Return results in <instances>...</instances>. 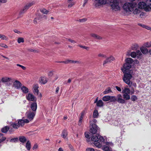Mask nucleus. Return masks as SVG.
Instances as JSON below:
<instances>
[{"instance_id": "nucleus-45", "label": "nucleus", "mask_w": 151, "mask_h": 151, "mask_svg": "<svg viewBox=\"0 0 151 151\" xmlns=\"http://www.w3.org/2000/svg\"><path fill=\"white\" fill-rule=\"evenodd\" d=\"M137 53H136V52H132L131 53V56L133 58H135L137 56Z\"/></svg>"}, {"instance_id": "nucleus-3", "label": "nucleus", "mask_w": 151, "mask_h": 151, "mask_svg": "<svg viewBox=\"0 0 151 151\" xmlns=\"http://www.w3.org/2000/svg\"><path fill=\"white\" fill-rule=\"evenodd\" d=\"M125 77H123V80L124 82L127 84L129 87H131L132 86H133L135 87L137 86L136 84L135 83H133L130 80L132 78V75H125Z\"/></svg>"}, {"instance_id": "nucleus-26", "label": "nucleus", "mask_w": 151, "mask_h": 151, "mask_svg": "<svg viewBox=\"0 0 151 151\" xmlns=\"http://www.w3.org/2000/svg\"><path fill=\"white\" fill-rule=\"evenodd\" d=\"M11 126H12L15 129H17L20 127L18 123L17 122L12 123L11 124Z\"/></svg>"}, {"instance_id": "nucleus-37", "label": "nucleus", "mask_w": 151, "mask_h": 151, "mask_svg": "<svg viewBox=\"0 0 151 151\" xmlns=\"http://www.w3.org/2000/svg\"><path fill=\"white\" fill-rule=\"evenodd\" d=\"M110 96H104L102 98V100L104 101H107L110 99Z\"/></svg>"}, {"instance_id": "nucleus-64", "label": "nucleus", "mask_w": 151, "mask_h": 151, "mask_svg": "<svg viewBox=\"0 0 151 151\" xmlns=\"http://www.w3.org/2000/svg\"><path fill=\"white\" fill-rule=\"evenodd\" d=\"M87 151H95L94 149L91 148H88L87 149Z\"/></svg>"}, {"instance_id": "nucleus-61", "label": "nucleus", "mask_w": 151, "mask_h": 151, "mask_svg": "<svg viewBox=\"0 0 151 151\" xmlns=\"http://www.w3.org/2000/svg\"><path fill=\"white\" fill-rule=\"evenodd\" d=\"M74 4V3L73 2L69 4L68 5V7L70 8Z\"/></svg>"}, {"instance_id": "nucleus-34", "label": "nucleus", "mask_w": 151, "mask_h": 151, "mask_svg": "<svg viewBox=\"0 0 151 151\" xmlns=\"http://www.w3.org/2000/svg\"><path fill=\"white\" fill-rule=\"evenodd\" d=\"M110 99L109 100L110 101V102H115L117 101V99L115 97V96H110Z\"/></svg>"}, {"instance_id": "nucleus-31", "label": "nucleus", "mask_w": 151, "mask_h": 151, "mask_svg": "<svg viewBox=\"0 0 151 151\" xmlns=\"http://www.w3.org/2000/svg\"><path fill=\"white\" fill-rule=\"evenodd\" d=\"M19 140L20 141L23 143L27 141V139L24 136H20L19 137Z\"/></svg>"}, {"instance_id": "nucleus-59", "label": "nucleus", "mask_w": 151, "mask_h": 151, "mask_svg": "<svg viewBox=\"0 0 151 151\" xmlns=\"http://www.w3.org/2000/svg\"><path fill=\"white\" fill-rule=\"evenodd\" d=\"M28 50L30 52H37V51L36 50H33L32 49H29Z\"/></svg>"}, {"instance_id": "nucleus-12", "label": "nucleus", "mask_w": 151, "mask_h": 151, "mask_svg": "<svg viewBox=\"0 0 151 151\" xmlns=\"http://www.w3.org/2000/svg\"><path fill=\"white\" fill-rule=\"evenodd\" d=\"M27 99L29 101H36L37 99L31 93H29L27 96H26Z\"/></svg>"}, {"instance_id": "nucleus-41", "label": "nucleus", "mask_w": 151, "mask_h": 151, "mask_svg": "<svg viewBox=\"0 0 151 151\" xmlns=\"http://www.w3.org/2000/svg\"><path fill=\"white\" fill-rule=\"evenodd\" d=\"M138 98L135 95H132L131 96V99L132 101H135L137 100Z\"/></svg>"}, {"instance_id": "nucleus-28", "label": "nucleus", "mask_w": 151, "mask_h": 151, "mask_svg": "<svg viewBox=\"0 0 151 151\" xmlns=\"http://www.w3.org/2000/svg\"><path fill=\"white\" fill-rule=\"evenodd\" d=\"M136 53H137V58L138 59H141L142 57V54L141 53V52L139 50H138L136 52Z\"/></svg>"}, {"instance_id": "nucleus-40", "label": "nucleus", "mask_w": 151, "mask_h": 151, "mask_svg": "<svg viewBox=\"0 0 151 151\" xmlns=\"http://www.w3.org/2000/svg\"><path fill=\"white\" fill-rule=\"evenodd\" d=\"M117 100L118 102L122 104H125L126 102L125 100L122 98L119 99H117Z\"/></svg>"}, {"instance_id": "nucleus-32", "label": "nucleus", "mask_w": 151, "mask_h": 151, "mask_svg": "<svg viewBox=\"0 0 151 151\" xmlns=\"http://www.w3.org/2000/svg\"><path fill=\"white\" fill-rule=\"evenodd\" d=\"M126 63L128 64H132L133 62V60L130 58H128L125 60Z\"/></svg>"}, {"instance_id": "nucleus-50", "label": "nucleus", "mask_w": 151, "mask_h": 151, "mask_svg": "<svg viewBox=\"0 0 151 151\" xmlns=\"http://www.w3.org/2000/svg\"><path fill=\"white\" fill-rule=\"evenodd\" d=\"M87 20V19L86 18H83L81 19H79L78 21L80 22H85Z\"/></svg>"}, {"instance_id": "nucleus-47", "label": "nucleus", "mask_w": 151, "mask_h": 151, "mask_svg": "<svg viewBox=\"0 0 151 151\" xmlns=\"http://www.w3.org/2000/svg\"><path fill=\"white\" fill-rule=\"evenodd\" d=\"M78 46L81 48L85 49L87 50H88L89 49V47H88L85 46L83 45H78Z\"/></svg>"}, {"instance_id": "nucleus-60", "label": "nucleus", "mask_w": 151, "mask_h": 151, "mask_svg": "<svg viewBox=\"0 0 151 151\" xmlns=\"http://www.w3.org/2000/svg\"><path fill=\"white\" fill-rule=\"evenodd\" d=\"M79 63V61H74L73 60H71V63Z\"/></svg>"}, {"instance_id": "nucleus-53", "label": "nucleus", "mask_w": 151, "mask_h": 151, "mask_svg": "<svg viewBox=\"0 0 151 151\" xmlns=\"http://www.w3.org/2000/svg\"><path fill=\"white\" fill-rule=\"evenodd\" d=\"M97 121L95 119H93L92 121H90V123L92 124H95L97 122Z\"/></svg>"}, {"instance_id": "nucleus-4", "label": "nucleus", "mask_w": 151, "mask_h": 151, "mask_svg": "<svg viewBox=\"0 0 151 151\" xmlns=\"http://www.w3.org/2000/svg\"><path fill=\"white\" fill-rule=\"evenodd\" d=\"M135 5L132 2H126L123 6L124 10L126 12L133 11Z\"/></svg>"}, {"instance_id": "nucleus-63", "label": "nucleus", "mask_w": 151, "mask_h": 151, "mask_svg": "<svg viewBox=\"0 0 151 151\" xmlns=\"http://www.w3.org/2000/svg\"><path fill=\"white\" fill-rule=\"evenodd\" d=\"M49 76H51L53 75V72L52 71L49 72L48 74Z\"/></svg>"}, {"instance_id": "nucleus-11", "label": "nucleus", "mask_w": 151, "mask_h": 151, "mask_svg": "<svg viewBox=\"0 0 151 151\" xmlns=\"http://www.w3.org/2000/svg\"><path fill=\"white\" fill-rule=\"evenodd\" d=\"M38 88V84H36L34 85L33 86V92L36 95H37L39 97H41V94L39 93V91Z\"/></svg>"}, {"instance_id": "nucleus-43", "label": "nucleus", "mask_w": 151, "mask_h": 151, "mask_svg": "<svg viewBox=\"0 0 151 151\" xmlns=\"http://www.w3.org/2000/svg\"><path fill=\"white\" fill-rule=\"evenodd\" d=\"M138 25L139 26H140V27H142L143 28H145V29H148L149 28V27H148V26H147L146 25H145L144 24H140V23L138 24Z\"/></svg>"}, {"instance_id": "nucleus-57", "label": "nucleus", "mask_w": 151, "mask_h": 151, "mask_svg": "<svg viewBox=\"0 0 151 151\" xmlns=\"http://www.w3.org/2000/svg\"><path fill=\"white\" fill-rule=\"evenodd\" d=\"M83 113H82L81 114V115L79 119V122H82V119L83 118Z\"/></svg>"}, {"instance_id": "nucleus-52", "label": "nucleus", "mask_w": 151, "mask_h": 151, "mask_svg": "<svg viewBox=\"0 0 151 151\" xmlns=\"http://www.w3.org/2000/svg\"><path fill=\"white\" fill-rule=\"evenodd\" d=\"M0 46L2 47H3L5 48H7L8 47V46L7 45L4 43L0 44Z\"/></svg>"}, {"instance_id": "nucleus-51", "label": "nucleus", "mask_w": 151, "mask_h": 151, "mask_svg": "<svg viewBox=\"0 0 151 151\" xmlns=\"http://www.w3.org/2000/svg\"><path fill=\"white\" fill-rule=\"evenodd\" d=\"M18 140V138H13L12 139L10 140V141L11 142H16Z\"/></svg>"}, {"instance_id": "nucleus-44", "label": "nucleus", "mask_w": 151, "mask_h": 151, "mask_svg": "<svg viewBox=\"0 0 151 151\" xmlns=\"http://www.w3.org/2000/svg\"><path fill=\"white\" fill-rule=\"evenodd\" d=\"M144 46L147 47H151V42H148L144 44Z\"/></svg>"}, {"instance_id": "nucleus-30", "label": "nucleus", "mask_w": 151, "mask_h": 151, "mask_svg": "<svg viewBox=\"0 0 151 151\" xmlns=\"http://www.w3.org/2000/svg\"><path fill=\"white\" fill-rule=\"evenodd\" d=\"M112 92L111 88L110 87H108L106 89L105 91L103 92V93L104 94H106L108 93H110Z\"/></svg>"}, {"instance_id": "nucleus-6", "label": "nucleus", "mask_w": 151, "mask_h": 151, "mask_svg": "<svg viewBox=\"0 0 151 151\" xmlns=\"http://www.w3.org/2000/svg\"><path fill=\"white\" fill-rule=\"evenodd\" d=\"M98 130V127L95 124H93L91 125V127L89 130V134L91 135L96 134Z\"/></svg>"}, {"instance_id": "nucleus-5", "label": "nucleus", "mask_w": 151, "mask_h": 151, "mask_svg": "<svg viewBox=\"0 0 151 151\" xmlns=\"http://www.w3.org/2000/svg\"><path fill=\"white\" fill-rule=\"evenodd\" d=\"M110 5L112 10L117 11L120 9L119 2L118 0H111Z\"/></svg>"}, {"instance_id": "nucleus-2", "label": "nucleus", "mask_w": 151, "mask_h": 151, "mask_svg": "<svg viewBox=\"0 0 151 151\" xmlns=\"http://www.w3.org/2000/svg\"><path fill=\"white\" fill-rule=\"evenodd\" d=\"M131 67V65L130 64L125 63L123 65V68H122L123 73H124V77H125L126 75H132L133 71L130 69Z\"/></svg>"}, {"instance_id": "nucleus-49", "label": "nucleus", "mask_w": 151, "mask_h": 151, "mask_svg": "<svg viewBox=\"0 0 151 151\" xmlns=\"http://www.w3.org/2000/svg\"><path fill=\"white\" fill-rule=\"evenodd\" d=\"M85 137L86 138H88V139H90V137H91V136H92V135L91 136V135L90 134H88V133H86V132H85Z\"/></svg>"}, {"instance_id": "nucleus-19", "label": "nucleus", "mask_w": 151, "mask_h": 151, "mask_svg": "<svg viewBox=\"0 0 151 151\" xmlns=\"http://www.w3.org/2000/svg\"><path fill=\"white\" fill-rule=\"evenodd\" d=\"M141 52L144 54H146L148 52V50L147 48L144 47H141L140 48Z\"/></svg>"}, {"instance_id": "nucleus-29", "label": "nucleus", "mask_w": 151, "mask_h": 151, "mask_svg": "<svg viewBox=\"0 0 151 151\" xmlns=\"http://www.w3.org/2000/svg\"><path fill=\"white\" fill-rule=\"evenodd\" d=\"M96 104V106L98 107H101L104 105V103L101 100H99Z\"/></svg>"}, {"instance_id": "nucleus-54", "label": "nucleus", "mask_w": 151, "mask_h": 151, "mask_svg": "<svg viewBox=\"0 0 151 151\" xmlns=\"http://www.w3.org/2000/svg\"><path fill=\"white\" fill-rule=\"evenodd\" d=\"M17 65L18 66H19L23 70H25L26 69V68L24 66H22L21 65L19 64H17Z\"/></svg>"}, {"instance_id": "nucleus-16", "label": "nucleus", "mask_w": 151, "mask_h": 151, "mask_svg": "<svg viewBox=\"0 0 151 151\" xmlns=\"http://www.w3.org/2000/svg\"><path fill=\"white\" fill-rule=\"evenodd\" d=\"M13 85L15 88L18 89L20 88L22 86L21 83L19 81L17 80L15 81Z\"/></svg>"}, {"instance_id": "nucleus-20", "label": "nucleus", "mask_w": 151, "mask_h": 151, "mask_svg": "<svg viewBox=\"0 0 151 151\" xmlns=\"http://www.w3.org/2000/svg\"><path fill=\"white\" fill-rule=\"evenodd\" d=\"M12 80L11 78L6 77L2 78L1 81L5 83L10 81Z\"/></svg>"}, {"instance_id": "nucleus-58", "label": "nucleus", "mask_w": 151, "mask_h": 151, "mask_svg": "<svg viewBox=\"0 0 151 151\" xmlns=\"http://www.w3.org/2000/svg\"><path fill=\"white\" fill-rule=\"evenodd\" d=\"M6 37L5 35L0 34V38L2 40H4Z\"/></svg>"}, {"instance_id": "nucleus-14", "label": "nucleus", "mask_w": 151, "mask_h": 151, "mask_svg": "<svg viewBox=\"0 0 151 151\" xmlns=\"http://www.w3.org/2000/svg\"><path fill=\"white\" fill-rule=\"evenodd\" d=\"M115 58L114 57L112 56H111L110 57L107 58L104 61L103 65H104L105 64L110 63L112 61H113Z\"/></svg>"}, {"instance_id": "nucleus-55", "label": "nucleus", "mask_w": 151, "mask_h": 151, "mask_svg": "<svg viewBox=\"0 0 151 151\" xmlns=\"http://www.w3.org/2000/svg\"><path fill=\"white\" fill-rule=\"evenodd\" d=\"M63 63L65 64H68L69 63H71V60H67L66 61H64Z\"/></svg>"}, {"instance_id": "nucleus-39", "label": "nucleus", "mask_w": 151, "mask_h": 151, "mask_svg": "<svg viewBox=\"0 0 151 151\" xmlns=\"http://www.w3.org/2000/svg\"><path fill=\"white\" fill-rule=\"evenodd\" d=\"M26 147L27 150H29L31 148V143L29 141H27L26 144Z\"/></svg>"}, {"instance_id": "nucleus-18", "label": "nucleus", "mask_w": 151, "mask_h": 151, "mask_svg": "<svg viewBox=\"0 0 151 151\" xmlns=\"http://www.w3.org/2000/svg\"><path fill=\"white\" fill-rule=\"evenodd\" d=\"M47 82V80L46 78L45 77H42L40 78V83L44 84L46 83Z\"/></svg>"}, {"instance_id": "nucleus-8", "label": "nucleus", "mask_w": 151, "mask_h": 151, "mask_svg": "<svg viewBox=\"0 0 151 151\" xmlns=\"http://www.w3.org/2000/svg\"><path fill=\"white\" fill-rule=\"evenodd\" d=\"M33 4L34 3L33 2L27 4L24 6L23 9L20 11L19 13V15H21L24 14Z\"/></svg>"}, {"instance_id": "nucleus-48", "label": "nucleus", "mask_w": 151, "mask_h": 151, "mask_svg": "<svg viewBox=\"0 0 151 151\" xmlns=\"http://www.w3.org/2000/svg\"><path fill=\"white\" fill-rule=\"evenodd\" d=\"M98 56L99 57H101L104 58H106V56L105 55L101 53L99 54L98 55Z\"/></svg>"}, {"instance_id": "nucleus-13", "label": "nucleus", "mask_w": 151, "mask_h": 151, "mask_svg": "<svg viewBox=\"0 0 151 151\" xmlns=\"http://www.w3.org/2000/svg\"><path fill=\"white\" fill-rule=\"evenodd\" d=\"M133 11V13L134 14L138 15L140 14L139 17L141 18H142V17L144 15V13L141 12V11L138 8H136Z\"/></svg>"}, {"instance_id": "nucleus-24", "label": "nucleus", "mask_w": 151, "mask_h": 151, "mask_svg": "<svg viewBox=\"0 0 151 151\" xmlns=\"http://www.w3.org/2000/svg\"><path fill=\"white\" fill-rule=\"evenodd\" d=\"M139 47V46L138 44L137 43H134L131 46V49L132 50H136L138 49Z\"/></svg>"}, {"instance_id": "nucleus-25", "label": "nucleus", "mask_w": 151, "mask_h": 151, "mask_svg": "<svg viewBox=\"0 0 151 151\" xmlns=\"http://www.w3.org/2000/svg\"><path fill=\"white\" fill-rule=\"evenodd\" d=\"M9 129V126H6L1 129V131L4 133H6Z\"/></svg>"}, {"instance_id": "nucleus-21", "label": "nucleus", "mask_w": 151, "mask_h": 151, "mask_svg": "<svg viewBox=\"0 0 151 151\" xmlns=\"http://www.w3.org/2000/svg\"><path fill=\"white\" fill-rule=\"evenodd\" d=\"M68 135V132L66 130H63L62 132L61 136L64 139L67 138Z\"/></svg>"}, {"instance_id": "nucleus-56", "label": "nucleus", "mask_w": 151, "mask_h": 151, "mask_svg": "<svg viewBox=\"0 0 151 151\" xmlns=\"http://www.w3.org/2000/svg\"><path fill=\"white\" fill-rule=\"evenodd\" d=\"M67 39L70 42H71L72 43L74 44V43H76V42L75 41H74L73 40H71L70 38Z\"/></svg>"}, {"instance_id": "nucleus-22", "label": "nucleus", "mask_w": 151, "mask_h": 151, "mask_svg": "<svg viewBox=\"0 0 151 151\" xmlns=\"http://www.w3.org/2000/svg\"><path fill=\"white\" fill-rule=\"evenodd\" d=\"M41 16H37L35 18L33 21V23L35 24H37V22H39L41 21Z\"/></svg>"}, {"instance_id": "nucleus-36", "label": "nucleus", "mask_w": 151, "mask_h": 151, "mask_svg": "<svg viewBox=\"0 0 151 151\" xmlns=\"http://www.w3.org/2000/svg\"><path fill=\"white\" fill-rule=\"evenodd\" d=\"M99 116V113L97 110H95L94 111L93 114V117L94 118H98Z\"/></svg>"}, {"instance_id": "nucleus-23", "label": "nucleus", "mask_w": 151, "mask_h": 151, "mask_svg": "<svg viewBox=\"0 0 151 151\" xmlns=\"http://www.w3.org/2000/svg\"><path fill=\"white\" fill-rule=\"evenodd\" d=\"M21 89L22 92L25 93H27L29 91L28 88L26 87L23 86L21 87Z\"/></svg>"}, {"instance_id": "nucleus-27", "label": "nucleus", "mask_w": 151, "mask_h": 151, "mask_svg": "<svg viewBox=\"0 0 151 151\" xmlns=\"http://www.w3.org/2000/svg\"><path fill=\"white\" fill-rule=\"evenodd\" d=\"M130 92V90L129 88L125 87L124 89L122 90V93H124L129 94Z\"/></svg>"}, {"instance_id": "nucleus-33", "label": "nucleus", "mask_w": 151, "mask_h": 151, "mask_svg": "<svg viewBox=\"0 0 151 151\" xmlns=\"http://www.w3.org/2000/svg\"><path fill=\"white\" fill-rule=\"evenodd\" d=\"M123 97L124 100H128L130 99V96L128 94L124 93Z\"/></svg>"}, {"instance_id": "nucleus-38", "label": "nucleus", "mask_w": 151, "mask_h": 151, "mask_svg": "<svg viewBox=\"0 0 151 151\" xmlns=\"http://www.w3.org/2000/svg\"><path fill=\"white\" fill-rule=\"evenodd\" d=\"M18 123L20 127H22L24 125V121L23 119L18 120Z\"/></svg>"}, {"instance_id": "nucleus-17", "label": "nucleus", "mask_w": 151, "mask_h": 151, "mask_svg": "<svg viewBox=\"0 0 151 151\" xmlns=\"http://www.w3.org/2000/svg\"><path fill=\"white\" fill-rule=\"evenodd\" d=\"M30 107L33 111H35L36 112L37 108V105L36 102H35L32 103L31 104Z\"/></svg>"}, {"instance_id": "nucleus-42", "label": "nucleus", "mask_w": 151, "mask_h": 151, "mask_svg": "<svg viewBox=\"0 0 151 151\" xmlns=\"http://www.w3.org/2000/svg\"><path fill=\"white\" fill-rule=\"evenodd\" d=\"M40 11L42 13L45 14H47L48 12V11L45 9H41Z\"/></svg>"}, {"instance_id": "nucleus-62", "label": "nucleus", "mask_w": 151, "mask_h": 151, "mask_svg": "<svg viewBox=\"0 0 151 151\" xmlns=\"http://www.w3.org/2000/svg\"><path fill=\"white\" fill-rule=\"evenodd\" d=\"M6 139V138L5 137H2V138L0 139V143L4 141Z\"/></svg>"}, {"instance_id": "nucleus-10", "label": "nucleus", "mask_w": 151, "mask_h": 151, "mask_svg": "<svg viewBox=\"0 0 151 151\" xmlns=\"http://www.w3.org/2000/svg\"><path fill=\"white\" fill-rule=\"evenodd\" d=\"M95 1L98 2L95 5L96 7H97L101 6L102 5L105 4L107 2V0H94Z\"/></svg>"}, {"instance_id": "nucleus-7", "label": "nucleus", "mask_w": 151, "mask_h": 151, "mask_svg": "<svg viewBox=\"0 0 151 151\" xmlns=\"http://www.w3.org/2000/svg\"><path fill=\"white\" fill-rule=\"evenodd\" d=\"M138 7L141 9H144L145 11L146 12L149 11L151 9L150 7H148L146 6V4L145 2H140L138 4Z\"/></svg>"}, {"instance_id": "nucleus-35", "label": "nucleus", "mask_w": 151, "mask_h": 151, "mask_svg": "<svg viewBox=\"0 0 151 151\" xmlns=\"http://www.w3.org/2000/svg\"><path fill=\"white\" fill-rule=\"evenodd\" d=\"M102 149L104 151H110V149L109 147L106 145L103 146L101 147Z\"/></svg>"}, {"instance_id": "nucleus-15", "label": "nucleus", "mask_w": 151, "mask_h": 151, "mask_svg": "<svg viewBox=\"0 0 151 151\" xmlns=\"http://www.w3.org/2000/svg\"><path fill=\"white\" fill-rule=\"evenodd\" d=\"M90 35L95 39L100 40L102 39L101 37L95 33H91L90 34Z\"/></svg>"}, {"instance_id": "nucleus-46", "label": "nucleus", "mask_w": 151, "mask_h": 151, "mask_svg": "<svg viewBox=\"0 0 151 151\" xmlns=\"http://www.w3.org/2000/svg\"><path fill=\"white\" fill-rule=\"evenodd\" d=\"M24 41V39L22 38H19L18 39L17 42L19 43L21 42H23Z\"/></svg>"}, {"instance_id": "nucleus-9", "label": "nucleus", "mask_w": 151, "mask_h": 151, "mask_svg": "<svg viewBox=\"0 0 151 151\" xmlns=\"http://www.w3.org/2000/svg\"><path fill=\"white\" fill-rule=\"evenodd\" d=\"M26 114L27 118L29 120L31 121L33 119L35 115L36 112L30 111L27 112Z\"/></svg>"}, {"instance_id": "nucleus-1", "label": "nucleus", "mask_w": 151, "mask_h": 151, "mask_svg": "<svg viewBox=\"0 0 151 151\" xmlns=\"http://www.w3.org/2000/svg\"><path fill=\"white\" fill-rule=\"evenodd\" d=\"M91 140L94 142V145L97 147L99 148L102 146L103 143L104 142V139L98 134H96L95 136H91Z\"/></svg>"}]
</instances>
